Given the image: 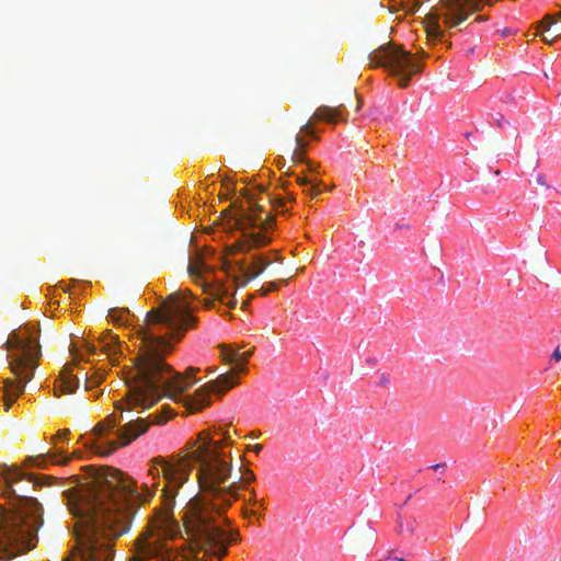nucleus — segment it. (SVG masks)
I'll use <instances>...</instances> for the list:
<instances>
[{
  "mask_svg": "<svg viewBox=\"0 0 561 561\" xmlns=\"http://www.w3.org/2000/svg\"><path fill=\"white\" fill-rule=\"evenodd\" d=\"M219 438L202 432L184 455L153 458L148 480L137 482L114 468H90V481L64 496L72 515L75 546L62 561H112L115 540L130 528L131 511L151 500L163 478L161 506L136 540L138 561H213L228 553L236 534L221 527L218 517L238 497L231 474L232 444L228 431Z\"/></svg>",
  "mask_w": 561,
  "mask_h": 561,
  "instance_id": "obj_1",
  "label": "nucleus"
},
{
  "mask_svg": "<svg viewBox=\"0 0 561 561\" xmlns=\"http://www.w3.org/2000/svg\"><path fill=\"white\" fill-rule=\"evenodd\" d=\"M195 299L190 290L173 293L147 312L142 324L133 327L130 340L137 351V369L126 378V393L115 401V410L121 413L138 409L144 411L156 404L161 393L165 392L174 401L183 403L190 412H198L211 404L214 394L221 396L237 386V374L248 371L252 355L250 351L225 352L224 359L233 366V371L203 385L193 394L187 393L197 382L195 376L199 368L188 367L181 374L167 358L186 332L197 324Z\"/></svg>",
  "mask_w": 561,
  "mask_h": 561,
  "instance_id": "obj_2",
  "label": "nucleus"
},
{
  "mask_svg": "<svg viewBox=\"0 0 561 561\" xmlns=\"http://www.w3.org/2000/svg\"><path fill=\"white\" fill-rule=\"evenodd\" d=\"M237 234L226 245L227 262L221 271L224 276L231 278V286L224 283L222 277L217 275L201 254L190 257V276L210 296L203 302L207 309L216 308L217 304L228 309L234 308V287L247 285L273 261L266 252L251 254L252 250L265 247L272 241L274 224L268 220V216L262 218L261 215H243L237 220Z\"/></svg>",
  "mask_w": 561,
  "mask_h": 561,
  "instance_id": "obj_3",
  "label": "nucleus"
},
{
  "mask_svg": "<svg viewBox=\"0 0 561 561\" xmlns=\"http://www.w3.org/2000/svg\"><path fill=\"white\" fill-rule=\"evenodd\" d=\"M2 476L12 499L10 507L0 504V551L10 548L31 550L43 525V507L35 497L18 495L12 489L13 483L24 477L20 468L4 466Z\"/></svg>",
  "mask_w": 561,
  "mask_h": 561,
  "instance_id": "obj_4",
  "label": "nucleus"
},
{
  "mask_svg": "<svg viewBox=\"0 0 561 561\" xmlns=\"http://www.w3.org/2000/svg\"><path fill=\"white\" fill-rule=\"evenodd\" d=\"M3 348L10 353L7 355L9 367L16 377L0 379L3 383V407L9 411L14 401L24 393L25 386L34 377L38 358L41 357L39 328L26 324L23 328L12 331Z\"/></svg>",
  "mask_w": 561,
  "mask_h": 561,
  "instance_id": "obj_5",
  "label": "nucleus"
},
{
  "mask_svg": "<svg viewBox=\"0 0 561 561\" xmlns=\"http://www.w3.org/2000/svg\"><path fill=\"white\" fill-rule=\"evenodd\" d=\"M123 420L116 414H111L103 422L99 423L92 433V438L84 443V447L91 453L106 456L122 446H126L140 435L145 434L151 425L161 424L165 419L158 414H150L147 417L130 420L124 426L116 430Z\"/></svg>",
  "mask_w": 561,
  "mask_h": 561,
  "instance_id": "obj_6",
  "label": "nucleus"
},
{
  "mask_svg": "<svg viewBox=\"0 0 561 561\" xmlns=\"http://www.w3.org/2000/svg\"><path fill=\"white\" fill-rule=\"evenodd\" d=\"M371 68H382L398 81L401 88L410 84L412 77L422 70V65L404 48L392 43L381 45L368 55Z\"/></svg>",
  "mask_w": 561,
  "mask_h": 561,
  "instance_id": "obj_7",
  "label": "nucleus"
},
{
  "mask_svg": "<svg viewBox=\"0 0 561 561\" xmlns=\"http://www.w3.org/2000/svg\"><path fill=\"white\" fill-rule=\"evenodd\" d=\"M468 18L465 5L459 0H447L442 9H432L425 18L427 36L443 43L446 30L461 24Z\"/></svg>",
  "mask_w": 561,
  "mask_h": 561,
  "instance_id": "obj_8",
  "label": "nucleus"
},
{
  "mask_svg": "<svg viewBox=\"0 0 561 561\" xmlns=\"http://www.w3.org/2000/svg\"><path fill=\"white\" fill-rule=\"evenodd\" d=\"M305 138H310L313 140L318 139V136L316 135V130L312 125L306 124L301 130L300 134L296 136V149L293 152V159L296 162L299 163H307L310 171H312L313 163L307 159L306 156V149L308 147V142L305 140Z\"/></svg>",
  "mask_w": 561,
  "mask_h": 561,
  "instance_id": "obj_9",
  "label": "nucleus"
},
{
  "mask_svg": "<svg viewBox=\"0 0 561 561\" xmlns=\"http://www.w3.org/2000/svg\"><path fill=\"white\" fill-rule=\"evenodd\" d=\"M78 387L79 378L73 376L67 367H64L59 378L56 380L54 394L55 397H59L66 393H73Z\"/></svg>",
  "mask_w": 561,
  "mask_h": 561,
  "instance_id": "obj_10",
  "label": "nucleus"
},
{
  "mask_svg": "<svg viewBox=\"0 0 561 561\" xmlns=\"http://www.w3.org/2000/svg\"><path fill=\"white\" fill-rule=\"evenodd\" d=\"M70 460L68 454L64 450H55L53 453L46 455H38L35 457H27L26 462L30 466H35L37 468H46L49 462L64 465Z\"/></svg>",
  "mask_w": 561,
  "mask_h": 561,
  "instance_id": "obj_11",
  "label": "nucleus"
},
{
  "mask_svg": "<svg viewBox=\"0 0 561 561\" xmlns=\"http://www.w3.org/2000/svg\"><path fill=\"white\" fill-rule=\"evenodd\" d=\"M313 117L325 123L335 124L346 119V110L342 107L332 108L321 106L316 111Z\"/></svg>",
  "mask_w": 561,
  "mask_h": 561,
  "instance_id": "obj_12",
  "label": "nucleus"
},
{
  "mask_svg": "<svg viewBox=\"0 0 561 561\" xmlns=\"http://www.w3.org/2000/svg\"><path fill=\"white\" fill-rule=\"evenodd\" d=\"M297 183L302 187L304 192L311 197L317 196L322 192V183L314 182L307 176H297Z\"/></svg>",
  "mask_w": 561,
  "mask_h": 561,
  "instance_id": "obj_13",
  "label": "nucleus"
},
{
  "mask_svg": "<svg viewBox=\"0 0 561 561\" xmlns=\"http://www.w3.org/2000/svg\"><path fill=\"white\" fill-rule=\"evenodd\" d=\"M129 310L113 308L108 311V318L115 324L126 325L129 317Z\"/></svg>",
  "mask_w": 561,
  "mask_h": 561,
  "instance_id": "obj_14",
  "label": "nucleus"
},
{
  "mask_svg": "<svg viewBox=\"0 0 561 561\" xmlns=\"http://www.w3.org/2000/svg\"><path fill=\"white\" fill-rule=\"evenodd\" d=\"M558 21H561V11L553 15H546L540 23V28H542L543 31H549V28Z\"/></svg>",
  "mask_w": 561,
  "mask_h": 561,
  "instance_id": "obj_15",
  "label": "nucleus"
},
{
  "mask_svg": "<svg viewBox=\"0 0 561 561\" xmlns=\"http://www.w3.org/2000/svg\"><path fill=\"white\" fill-rule=\"evenodd\" d=\"M102 381H103V376L95 374V375H92L90 378H87L85 386L87 387L98 386Z\"/></svg>",
  "mask_w": 561,
  "mask_h": 561,
  "instance_id": "obj_16",
  "label": "nucleus"
},
{
  "mask_svg": "<svg viewBox=\"0 0 561 561\" xmlns=\"http://www.w3.org/2000/svg\"><path fill=\"white\" fill-rule=\"evenodd\" d=\"M250 504L252 506H259V508L264 510V502L263 500L256 499V493L254 490L251 491Z\"/></svg>",
  "mask_w": 561,
  "mask_h": 561,
  "instance_id": "obj_17",
  "label": "nucleus"
},
{
  "mask_svg": "<svg viewBox=\"0 0 561 561\" xmlns=\"http://www.w3.org/2000/svg\"><path fill=\"white\" fill-rule=\"evenodd\" d=\"M70 434V431L65 428V430H60L58 431V433L54 436L53 440L56 442V440H64L67 438V436Z\"/></svg>",
  "mask_w": 561,
  "mask_h": 561,
  "instance_id": "obj_18",
  "label": "nucleus"
},
{
  "mask_svg": "<svg viewBox=\"0 0 561 561\" xmlns=\"http://www.w3.org/2000/svg\"><path fill=\"white\" fill-rule=\"evenodd\" d=\"M244 515H245V517H248L249 515H251V516H255V517H257V518L263 517L262 513H260L257 510H254V508H253V510H251V511H245V512H244Z\"/></svg>",
  "mask_w": 561,
  "mask_h": 561,
  "instance_id": "obj_19",
  "label": "nucleus"
},
{
  "mask_svg": "<svg viewBox=\"0 0 561 561\" xmlns=\"http://www.w3.org/2000/svg\"><path fill=\"white\" fill-rule=\"evenodd\" d=\"M551 360H553V362H556V363L561 360V352H560V350H559V348H557V350L553 352V354H552V356H551Z\"/></svg>",
  "mask_w": 561,
  "mask_h": 561,
  "instance_id": "obj_20",
  "label": "nucleus"
},
{
  "mask_svg": "<svg viewBox=\"0 0 561 561\" xmlns=\"http://www.w3.org/2000/svg\"><path fill=\"white\" fill-rule=\"evenodd\" d=\"M263 449V446L260 444L251 446V450H253L256 455L260 454Z\"/></svg>",
  "mask_w": 561,
  "mask_h": 561,
  "instance_id": "obj_21",
  "label": "nucleus"
},
{
  "mask_svg": "<svg viewBox=\"0 0 561 561\" xmlns=\"http://www.w3.org/2000/svg\"><path fill=\"white\" fill-rule=\"evenodd\" d=\"M433 470H442L446 468V462H440L431 467Z\"/></svg>",
  "mask_w": 561,
  "mask_h": 561,
  "instance_id": "obj_22",
  "label": "nucleus"
},
{
  "mask_svg": "<svg viewBox=\"0 0 561 561\" xmlns=\"http://www.w3.org/2000/svg\"><path fill=\"white\" fill-rule=\"evenodd\" d=\"M387 382H388V379L386 378V376H385V375H382V376L380 377V381H379V383L383 386V385H386Z\"/></svg>",
  "mask_w": 561,
  "mask_h": 561,
  "instance_id": "obj_23",
  "label": "nucleus"
},
{
  "mask_svg": "<svg viewBox=\"0 0 561 561\" xmlns=\"http://www.w3.org/2000/svg\"><path fill=\"white\" fill-rule=\"evenodd\" d=\"M407 530L412 533L413 531V526H412V523H408L407 525Z\"/></svg>",
  "mask_w": 561,
  "mask_h": 561,
  "instance_id": "obj_24",
  "label": "nucleus"
},
{
  "mask_svg": "<svg viewBox=\"0 0 561 561\" xmlns=\"http://www.w3.org/2000/svg\"><path fill=\"white\" fill-rule=\"evenodd\" d=\"M403 530H404V528H403V524H402V523H400V524H399V533H400V534H402V533H403Z\"/></svg>",
  "mask_w": 561,
  "mask_h": 561,
  "instance_id": "obj_25",
  "label": "nucleus"
},
{
  "mask_svg": "<svg viewBox=\"0 0 561 561\" xmlns=\"http://www.w3.org/2000/svg\"><path fill=\"white\" fill-rule=\"evenodd\" d=\"M72 283L76 285H81L79 280H72Z\"/></svg>",
  "mask_w": 561,
  "mask_h": 561,
  "instance_id": "obj_26",
  "label": "nucleus"
}]
</instances>
